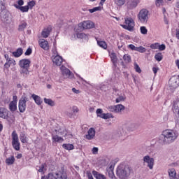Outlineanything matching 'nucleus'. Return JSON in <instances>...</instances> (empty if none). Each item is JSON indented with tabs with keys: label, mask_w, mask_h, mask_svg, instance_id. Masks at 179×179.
I'll return each mask as SVG.
<instances>
[{
	"label": "nucleus",
	"mask_w": 179,
	"mask_h": 179,
	"mask_svg": "<svg viewBox=\"0 0 179 179\" xmlns=\"http://www.w3.org/2000/svg\"><path fill=\"white\" fill-rule=\"evenodd\" d=\"M100 118H103V120H108V118H113V115L110 113H103L99 115Z\"/></svg>",
	"instance_id": "nucleus-35"
},
{
	"label": "nucleus",
	"mask_w": 179,
	"mask_h": 179,
	"mask_svg": "<svg viewBox=\"0 0 179 179\" xmlns=\"http://www.w3.org/2000/svg\"><path fill=\"white\" fill-rule=\"evenodd\" d=\"M31 52H33V50H31V48H29L26 50V52H25V53H24V55H27V56L31 55Z\"/></svg>",
	"instance_id": "nucleus-51"
},
{
	"label": "nucleus",
	"mask_w": 179,
	"mask_h": 179,
	"mask_svg": "<svg viewBox=\"0 0 179 179\" xmlns=\"http://www.w3.org/2000/svg\"><path fill=\"white\" fill-rule=\"evenodd\" d=\"M92 175L96 179H107V178H106V176L97 172L96 171H93Z\"/></svg>",
	"instance_id": "nucleus-25"
},
{
	"label": "nucleus",
	"mask_w": 179,
	"mask_h": 179,
	"mask_svg": "<svg viewBox=\"0 0 179 179\" xmlns=\"http://www.w3.org/2000/svg\"><path fill=\"white\" fill-rule=\"evenodd\" d=\"M14 6L15 8H16V9H19V10H20L23 13H24L25 12H29V6H20L17 4H14Z\"/></svg>",
	"instance_id": "nucleus-24"
},
{
	"label": "nucleus",
	"mask_w": 179,
	"mask_h": 179,
	"mask_svg": "<svg viewBox=\"0 0 179 179\" xmlns=\"http://www.w3.org/2000/svg\"><path fill=\"white\" fill-rule=\"evenodd\" d=\"M70 110L73 111L74 115H76L77 113H79V108L76 106L70 107Z\"/></svg>",
	"instance_id": "nucleus-43"
},
{
	"label": "nucleus",
	"mask_w": 179,
	"mask_h": 179,
	"mask_svg": "<svg viewBox=\"0 0 179 179\" xmlns=\"http://www.w3.org/2000/svg\"><path fill=\"white\" fill-rule=\"evenodd\" d=\"M76 36L78 38H81V39H84V40H87V35L85 34V33H82V32H78L76 34Z\"/></svg>",
	"instance_id": "nucleus-32"
},
{
	"label": "nucleus",
	"mask_w": 179,
	"mask_h": 179,
	"mask_svg": "<svg viewBox=\"0 0 179 179\" xmlns=\"http://www.w3.org/2000/svg\"><path fill=\"white\" fill-rule=\"evenodd\" d=\"M99 10H101V7H100V6L94 7V8H93L92 9H90V10H89V12H90V13H94V12H97V11H99Z\"/></svg>",
	"instance_id": "nucleus-41"
},
{
	"label": "nucleus",
	"mask_w": 179,
	"mask_h": 179,
	"mask_svg": "<svg viewBox=\"0 0 179 179\" xmlns=\"http://www.w3.org/2000/svg\"><path fill=\"white\" fill-rule=\"evenodd\" d=\"M60 70L65 79H72L73 78V73L65 66H62Z\"/></svg>",
	"instance_id": "nucleus-7"
},
{
	"label": "nucleus",
	"mask_w": 179,
	"mask_h": 179,
	"mask_svg": "<svg viewBox=\"0 0 179 179\" xmlns=\"http://www.w3.org/2000/svg\"><path fill=\"white\" fill-rule=\"evenodd\" d=\"M129 48H130V50H132V51H136L137 47L135 46L134 44H130L129 45Z\"/></svg>",
	"instance_id": "nucleus-55"
},
{
	"label": "nucleus",
	"mask_w": 179,
	"mask_h": 179,
	"mask_svg": "<svg viewBox=\"0 0 179 179\" xmlns=\"http://www.w3.org/2000/svg\"><path fill=\"white\" fill-rule=\"evenodd\" d=\"M125 98L123 96H120L115 100L116 103H121V101H124Z\"/></svg>",
	"instance_id": "nucleus-49"
},
{
	"label": "nucleus",
	"mask_w": 179,
	"mask_h": 179,
	"mask_svg": "<svg viewBox=\"0 0 179 179\" xmlns=\"http://www.w3.org/2000/svg\"><path fill=\"white\" fill-rule=\"evenodd\" d=\"M62 146L66 150H73V145L72 144H63Z\"/></svg>",
	"instance_id": "nucleus-36"
},
{
	"label": "nucleus",
	"mask_w": 179,
	"mask_h": 179,
	"mask_svg": "<svg viewBox=\"0 0 179 179\" xmlns=\"http://www.w3.org/2000/svg\"><path fill=\"white\" fill-rule=\"evenodd\" d=\"M116 174L120 179H127L131 174V167L128 165L120 164L117 168Z\"/></svg>",
	"instance_id": "nucleus-2"
},
{
	"label": "nucleus",
	"mask_w": 179,
	"mask_h": 179,
	"mask_svg": "<svg viewBox=\"0 0 179 179\" xmlns=\"http://www.w3.org/2000/svg\"><path fill=\"white\" fill-rule=\"evenodd\" d=\"M9 110L12 112V113H15V111L16 110H17V103H15V102H11L9 104Z\"/></svg>",
	"instance_id": "nucleus-27"
},
{
	"label": "nucleus",
	"mask_w": 179,
	"mask_h": 179,
	"mask_svg": "<svg viewBox=\"0 0 179 179\" xmlns=\"http://www.w3.org/2000/svg\"><path fill=\"white\" fill-rule=\"evenodd\" d=\"M136 51H138V52H141L142 54H143V52H146V48H143V46H139L137 47Z\"/></svg>",
	"instance_id": "nucleus-40"
},
{
	"label": "nucleus",
	"mask_w": 179,
	"mask_h": 179,
	"mask_svg": "<svg viewBox=\"0 0 179 179\" xmlns=\"http://www.w3.org/2000/svg\"><path fill=\"white\" fill-rule=\"evenodd\" d=\"M169 85L172 89H177L179 86V76H173L169 81Z\"/></svg>",
	"instance_id": "nucleus-8"
},
{
	"label": "nucleus",
	"mask_w": 179,
	"mask_h": 179,
	"mask_svg": "<svg viewBox=\"0 0 179 179\" xmlns=\"http://www.w3.org/2000/svg\"><path fill=\"white\" fill-rule=\"evenodd\" d=\"M52 62L55 64V65H57V66H61L62 64V57L58 55H57L53 59Z\"/></svg>",
	"instance_id": "nucleus-19"
},
{
	"label": "nucleus",
	"mask_w": 179,
	"mask_h": 179,
	"mask_svg": "<svg viewBox=\"0 0 179 179\" xmlns=\"http://www.w3.org/2000/svg\"><path fill=\"white\" fill-rule=\"evenodd\" d=\"M96 114H97V117H100V115H101V114H103V109L98 108L96 110Z\"/></svg>",
	"instance_id": "nucleus-57"
},
{
	"label": "nucleus",
	"mask_w": 179,
	"mask_h": 179,
	"mask_svg": "<svg viewBox=\"0 0 179 179\" xmlns=\"http://www.w3.org/2000/svg\"><path fill=\"white\" fill-rule=\"evenodd\" d=\"M31 98L34 100L36 104L38 106H41L43 103V100H41V97L38 96V95H36L34 94H31Z\"/></svg>",
	"instance_id": "nucleus-20"
},
{
	"label": "nucleus",
	"mask_w": 179,
	"mask_h": 179,
	"mask_svg": "<svg viewBox=\"0 0 179 179\" xmlns=\"http://www.w3.org/2000/svg\"><path fill=\"white\" fill-rule=\"evenodd\" d=\"M124 23L125 24L122 25L123 29H125V30H128L129 31H132V30H134L135 22L132 18H127L124 21Z\"/></svg>",
	"instance_id": "nucleus-6"
},
{
	"label": "nucleus",
	"mask_w": 179,
	"mask_h": 179,
	"mask_svg": "<svg viewBox=\"0 0 179 179\" xmlns=\"http://www.w3.org/2000/svg\"><path fill=\"white\" fill-rule=\"evenodd\" d=\"M45 167V164H42L41 166L39 167V169L38 170V171L39 173H44V169Z\"/></svg>",
	"instance_id": "nucleus-52"
},
{
	"label": "nucleus",
	"mask_w": 179,
	"mask_h": 179,
	"mask_svg": "<svg viewBox=\"0 0 179 179\" xmlns=\"http://www.w3.org/2000/svg\"><path fill=\"white\" fill-rule=\"evenodd\" d=\"M20 73L23 76H29L30 71H29V68H21Z\"/></svg>",
	"instance_id": "nucleus-31"
},
{
	"label": "nucleus",
	"mask_w": 179,
	"mask_h": 179,
	"mask_svg": "<svg viewBox=\"0 0 179 179\" xmlns=\"http://www.w3.org/2000/svg\"><path fill=\"white\" fill-rule=\"evenodd\" d=\"M27 101H29V98L24 95L22 96L18 103L20 113H24L26 111V103H27Z\"/></svg>",
	"instance_id": "nucleus-5"
},
{
	"label": "nucleus",
	"mask_w": 179,
	"mask_h": 179,
	"mask_svg": "<svg viewBox=\"0 0 179 179\" xmlns=\"http://www.w3.org/2000/svg\"><path fill=\"white\" fill-rule=\"evenodd\" d=\"M110 57L113 66H115V68H117V62L118 61V59L117 58V55L114 52H112L110 53Z\"/></svg>",
	"instance_id": "nucleus-22"
},
{
	"label": "nucleus",
	"mask_w": 179,
	"mask_h": 179,
	"mask_svg": "<svg viewBox=\"0 0 179 179\" xmlns=\"http://www.w3.org/2000/svg\"><path fill=\"white\" fill-rule=\"evenodd\" d=\"M139 3V0H130L127 2V8L129 9H135Z\"/></svg>",
	"instance_id": "nucleus-17"
},
{
	"label": "nucleus",
	"mask_w": 179,
	"mask_h": 179,
	"mask_svg": "<svg viewBox=\"0 0 179 179\" xmlns=\"http://www.w3.org/2000/svg\"><path fill=\"white\" fill-rule=\"evenodd\" d=\"M155 58L156 61H158V62H160V61H162V59H163V55H162V53H157L155 55Z\"/></svg>",
	"instance_id": "nucleus-39"
},
{
	"label": "nucleus",
	"mask_w": 179,
	"mask_h": 179,
	"mask_svg": "<svg viewBox=\"0 0 179 179\" xmlns=\"http://www.w3.org/2000/svg\"><path fill=\"white\" fill-rule=\"evenodd\" d=\"M115 3L117 5V6H122V5L125 3V0H116Z\"/></svg>",
	"instance_id": "nucleus-45"
},
{
	"label": "nucleus",
	"mask_w": 179,
	"mask_h": 179,
	"mask_svg": "<svg viewBox=\"0 0 179 179\" xmlns=\"http://www.w3.org/2000/svg\"><path fill=\"white\" fill-rule=\"evenodd\" d=\"M115 113H121L122 111H124V110H125V106L121 104H118L115 106Z\"/></svg>",
	"instance_id": "nucleus-28"
},
{
	"label": "nucleus",
	"mask_w": 179,
	"mask_h": 179,
	"mask_svg": "<svg viewBox=\"0 0 179 179\" xmlns=\"http://www.w3.org/2000/svg\"><path fill=\"white\" fill-rule=\"evenodd\" d=\"M144 163H147L148 167L150 170H153V166H155V159L150 157L149 155L143 157Z\"/></svg>",
	"instance_id": "nucleus-11"
},
{
	"label": "nucleus",
	"mask_w": 179,
	"mask_h": 179,
	"mask_svg": "<svg viewBox=\"0 0 179 179\" xmlns=\"http://www.w3.org/2000/svg\"><path fill=\"white\" fill-rule=\"evenodd\" d=\"M176 38H178V40H179V29H176Z\"/></svg>",
	"instance_id": "nucleus-64"
},
{
	"label": "nucleus",
	"mask_w": 179,
	"mask_h": 179,
	"mask_svg": "<svg viewBox=\"0 0 179 179\" xmlns=\"http://www.w3.org/2000/svg\"><path fill=\"white\" fill-rule=\"evenodd\" d=\"M66 114L67 116H69V118H73V112L71 110V108H69V110L66 112Z\"/></svg>",
	"instance_id": "nucleus-44"
},
{
	"label": "nucleus",
	"mask_w": 179,
	"mask_h": 179,
	"mask_svg": "<svg viewBox=\"0 0 179 179\" xmlns=\"http://www.w3.org/2000/svg\"><path fill=\"white\" fill-rule=\"evenodd\" d=\"M44 103H45V104H48V106H51V107H54V106H55V103L54 102V101H52V99H48L47 98H45Z\"/></svg>",
	"instance_id": "nucleus-34"
},
{
	"label": "nucleus",
	"mask_w": 179,
	"mask_h": 179,
	"mask_svg": "<svg viewBox=\"0 0 179 179\" xmlns=\"http://www.w3.org/2000/svg\"><path fill=\"white\" fill-rule=\"evenodd\" d=\"M51 31H52V27L51 26H48L47 28L43 29L41 33L42 37H43V38H47V37L50 36Z\"/></svg>",
	"instance_id": "nucleus-16"
},
{
	"label": "nucleus",
	"mask_w": 179,
	"mask_h": 179,
	"mask_svg": "<svg viewBox=\"0 0 179 179\" xmlns=\"http://www.w3.org/2000/svg\"><path fill=\"white\" fill-rule=\"evenodd\" d=\"M178 131L173 129H166L162 132L159 138L161 145H170L178 138Z\"/></svg>",
	"instance_id": "nucleus-1"
},
{
	"label": "nucleus",
	"mask_w": 179,
	"mask_h": 179,
	"mask_svg": "<svg viewBox=\"0 0 179 179\" xmlns=\"http://www.w3.org/2000/svg\"><path fill=\"white\" fill-rule=\"evenodd\" d=\"M124 131H127V132H134L138 129V124L135 123H127L123 126Z\"/></svg>",
	"instance_id": "nucleus-10"
},
{
	"label": "nucleus",
	"mask_w": 179,
	"mask_h": 179,
	"mask_svg": "<svg viewBox=\"0 0 179 179\" xmlns=\"http://www.w3.org/2000/svg\"><path fill=\"white\" fill-rule=\"evenodd\" d=\"M30 59H22L19 62V66L20 68H30Z\"/></svg>",
	"instance_id": "nucleus-13"
},
{
	"label": "nucleus",
	"mask_w": 179,
	"mask_h": 179,
	"mask_svg": "<svg viewBox=\"0 0 179 179\" xmlns=\"http://www.w3.org/2000/svg\"><path fill=\"white\" fill-rule=\"evenodd\" d=\"M8 64H10V65H16V61H15V59H10L9 61H8Z\"/></svg>",
	"instance_id": "nucleus-59"
},
{
	"label": "nucleus",
	"mask_w": 179,
	"mask_h": 179,
	"mask_svg": "<svg viewBox=\"0 0 179 179\" xmlns=\"http://www.w3.org/2000/svg\"><path fill=\"white\" fill-rule=\"evenodd\" d=\"M20 140L21 141L22 143H27V142H29V138H27V136H26L24 131L20 133Z\"/></svg>",
	"instance_id": "nucleus-21"
},
{
	"label": "nucleus",
	"mask_w": 179,
	"mask_h": 179,
	"mask_svg": "<svg viewBox=\"0 0 179 179\" xmlns=\"http://www.w3.org/2000/svg\"><path fill=\"white\" fill-rule=\"evenodd\" d=\"M140 31L141 34H148V29H146V27L143 26L140 27Z\"/></svg>",
	"instance_id": "nucleus-42"
},
{
	"label": "nucleus",
	"mask_w": 179,
	"mask_h": 179,
	"mask_svg": "<svg viewBox=\"0 0 179 179\" xmlns=\"http://www.w3.org/2000/svg\"><path fill=\"white\" fill-rule=\"evenodd\" d=\"M134 68L136 69V72H138V73H141V72H142V70H141V67H139V65H138V64H134Z\"/></svg>",
	"instance_id": "nucleus-48"
},
{
	"label": "nucleus",
	"mask_w": 179,
	"mask_h": 179,
	"mask_svg": "<svg viewBox=\"0 0 179 179\" xmlns=\"http://www.w3.org/2000/svg\"><path fill=\"white\" fill-rule=\"evenodd\" d=\"M87 176L88 177V179H94L93 178V175H92V173L90 172H87Z\"/></svg>",
	"instance_id": "nucleus-63"
},
{
	"label": "nucleus",
	"mask_w": 179,
	"mask_h": 179,
	"mask_svg": "<svg viewBox=\"0 0 179 179\" xmlns=\"http://www.w3.org/2000/svg\"><path fill=\"white\" fill-rule=\"evenodd\" d=\"M163 3V0H157L156 1V5L157 6H160Z\"/></svg>",
	"instance_id": "nucleus-62"
},
{
	"label": "nucleus",
	"mask_w": 179,
	"mask_h": 179,
	"mask_svg": "<svg viewBox=\"0 0 179 179\" xmlns=\"http://www.w3.org/2000/svg\"><path fill=\"white\" fill-rule=\"evenodd\" d=\"M35 5H36V2L34 1H31L28 2L27 6H29V8L31 9V8H33V6H34Z\"/></svg>",
	"instance_id": "nucleus-53"
},
{
	"label": "nucleus",
	"mask_w": 179,
	"mask_h": 179,
	"mask_svg": "<svg viewBox=\"0 0 179 179\" xmlns=\"http://www.w3.org/2000/svg\"><path fill=\"white\" fill-rule=\"evenodd\" d=\"M158 50L159 51H164V50H166V45L164 44L158 45Z\"/></svg>",
	"instance_id": "nucleus-50"
},
{
	"label": "nucleus",
	"mask_w": 179,
	"mask_h": 179,
	"mask_svg": "<svg viewBox=\"0 0 179 179\" xmlns=\"http://www.w3.org/2000/svg\"><path fill=\"white\" fill-rule=\"evenodd\" d=\"M97 44L101 47V48H103V50L107 49V43H106L104 41H97Z\"/></svg>",
	"instance_id": "nucleus-37"
},
{
	"label": "nucleus",
	"mask_w": 179,
	"mask_h": 179,
	"mask_svg": "<svg viewBox=\"0 0 179 179\" xmlns=\"http://www.w3.org/2000/svg\"><path fill=\"white\" fill-rule=\"evenodd\" d=\"M23 54V49L22 48H17L15 52H13V55L15 58H19Z\"/></svg>",
	"instance_id": "nucleus-26"
},
{
	"label": "nucleus",
	"mask_w": 179,
	"mask_h": 179,
	"mask_svg": "<svg viewBox=\"0 0 179 179\" xmlns=\"http://www.w3.org/2000/svg\"><path fill=\"white\" fill-rule=\"evenodd\" d=\"M78 27L80 29L83 30H85L87 29H93L94 27V22L87 20V21H84L78 24Z\"/></svg>",
	"instance_id": "nucleus-9"
},
{
	"label": "nucleus",
	"mask_w": 179,
	"mask_h": 179,
	"mask_svg": "<svg viewBox=\"0 0 179 179\" xmlns=\"http://www.w3.org/2000/svg\"><path fill=\"white\" fill-rule=\"evenodd\" d=\"M150 48H152V50H157L159 48V43L151 44Z\"/></svg>",
	"instance_id": "nucleus-46"
},
{
	"label": "nucleus",
	"mask_w": 179,
	"mask_h": 179,
	"mask_svg": "<svg viewBox=\"0 0 179 179\" xmlns=\"http://www.w3.org/2000/svg\"><path fill=\"white\" fill-rule=\"evenodd\" d=\"M17 3L18 6H23V5H24V1L23 0H18Z\"/></svg>",
	"instance_id": "nucleus-61"
},
{
	"label": "nucleus",
	"mask_w": 179,
	"mask_h": 179,
	"mask_svg": "<svg viewBox=\"0 0 179 179\" xmlns=\"http://www.w3.org/2000/svg\"><path fill=\"white\" fill-rule=\"evenodd\" d=\"M26 27H27V22L22 21L18 27V31H23Z\"/></svg>",
	"instance_id": "nucleus-30"
},
{
	"label": "nucleus",
	"mask_w": 179,
	"mask_h": 179,
	"mask_svg": "<svg viewBox=\"0 0 179 179\" xmlns=\"http://www.w3.org/2000/svg\"><path fill=\"white\" fill-rule=\"evenodd\" d=\"M0 118L8 120L9 118V110L4 108H0Z\"/></svg>",
	"instance_id": "nucleus-14"
},
{
	"label": "nucleus",
	"mask_w": 179,
	"mask_h": 179,
	"mask_svg": "<svg viewBox=\"0 0 179 179\" xmlns=\"http://www.w3.org/2000/svg\"><path fill=\"white\" fill-rule=\"evenodd\" d=\"M123 59L126 64H129L131 62V56L129 55H124Z\"/></svg>",
	"instance_id": "nucleus-38"
},
{
	"label": "nucleus",
	"mask_w": 179,
	"mask_h": 179,
	"mask_svg": "<svg viewBox=\"0 0 179 179\" xmlns=\"http://www.w3.org/2000/svg\"><path fill=\"white\" fill-rule=\"evenodd\" d=\"M52 139L54 142H64V138L61 136H58V135L52 136Z\"/></svg>",
	"instance_id": "nucleus-33"
},
{
	"label": "nucleus",
	"mask_w": 179,
	"mask_h": 179,
	"mask_svg": "<svg viewBox=\"0 0 179 179\" xmlns=\"http://www.w3.org/2000/svg\"><path fill=\"white\" fill-rule=\"evenodd\" d=\"M94 136H96V130H94V128H90L87 134H86L84 138L88 141H92V139H94Z\"/></svg>",
	"instance_id": "nucleus-12"
},
{
	"label": "nucleus",
	"mask_w": 179,
	"mask_h": 179,
	"mask_svg": "<svg viewBox=\"0 0 179 179\" xmlns=\"http://www.w3.org/2000/svg\"><path fill=\"white\" fill-rule=\"evenodd\" d=\"M168 173L170 179L177 178V171L174 168H171L168 169Z\"/></svg>",
	"instance_id": "nucleus-18"
},
{
	"label": "nucleus",
	"mask_w": 179,
	"mask_h": 179,
	"mask_svg": "<svg viewBox=\"0 0 179 179\" xmlns=\"http://www.w3.org/2000/svg\"><path fill=\"white\" fill-rule=\"evenodd\" d=\"M100 90L103 92H106L107 90V86H106L105 85H102L100 86Z\"/></svg>",
	"instance_id": "nucleus-60"
},
{
	"label": "nucleus",
	"mask_w": 179,
	"mask_h": 179,
	"mask_svg": "<svg viewBox=\"0 0 179 179\" xmlns=\"http://www.w3.org/2000/svg\"><path fill=\"white\" fill-rule=\"evenodd\" d=\"M6 163L8 166H12L15 163V157L11 156L6 159Z\"/></svg>",
	"instance_id": "nucleus-29"
},
{
	"label": "nucleus",
	"mask_w": 179,
	"mask_h": 179,
	"mask_svg": "<svg viewBox=\"0 0 179 179\" xmlns=\"http://www.w3.org/2000/svg\"><path fill=\"white\" fill-rule=\"evenodd\" d=\"M54 178L55 179H67L68 176H66V173L65 171H58L55 173Z\"/></svg>",
	"instance_id": "nucleus-15"
},
{
	"label": "nucleus",
	"mask_w": 179,
	"mask_h": 179,
	"mask_svg": "<svg viewBox=\"0 0 179 179\" xmlns=\"http://www.w3.org/2000/svg\"><path fill=\"white\" fill-rule=\"evenodd\" d=\"M39 45L41 48H43L45 50H48V41L44 39L39 41Z\"/></svg>",
	"instance_id": "nucleus-23"
},
{
	"label": "nucleus",
	"mask_w": 179,
	"mask_h": 179,
	"mask_svg": "<svg viewBox=\"0 0 179 179\" xmlns=\"http://www.w3.org/2000/svg\"><path fill=\"white\" fill-rule=\"evenodd\" d=\"M109 111L111 113H115V106H110L108 107Z\"/></svg>",
	"instance_id": "nucleus-56"
},
{
	"label": "nucleus",
	"mask_w": 179,
	"mask_h": 179,
	"mask_svg": "<svg viewBox=\"0 0 179 179\" xmlns=\"http://www.w3.org/2000/svg\"><path fill=\"white\" fill-rule=\"evenodd\" d=\"M12 146L15 150H20V142L19 141V136L16 131H13L11 134Z\"/></svg>",
	"instance_id": "nucleus-4"
},
{
	"label": "nucleus",
	"mask_w": 179,
	"mask_h": 179,
	"mask_svg": "<svg viewBox=\"0 0 179 179\" xmlns=\"http://www.w3.org/2000/svg\"><path fill=\"white\" fill-rule=\"evenodd\" d=\"M52 176V173H48L46 176H41V179H50Z\"/></svg>",
	"instance_id": "nucleus-58"
},
{
	"label": "nucleus",
	"mask_w": 179,
	"mask_h": 179,
	"mask_svg": "<svg viewBox=\"0 0 179 179\" xmlns=\"http://www.w3.org/2000/svg\"><path fill=\"white\" fill-rule=\"evenodd\" d=\"M137 17L140 23H148V20H149V10L146 8L141 9Z\"/></svg>",
	"instance_id": "nucleus-3"
},
{
	"label": "nucleus",
	"mask_w": 179,
	"mask_h": 179,
	"mask_svg": "<svg viewBox=\"0 0 179 179\" xmlns=\"http://www.w3.org/2000/svg\"><path fill=\"white\" fill-rule=\"evenodd\" d=\"M92 152L93 155H97V153H99V148L97 147H94Z\"/></svg>",
	"instance_id": "nucleus-54"
},
{
	"label": "nucleus",
	"mask_w": 179,
	"mask_h": 179,
	"mask_svg": "<svg viewBox=\"0 0 179 179\" xmlns=\"http://www.w3.org/2000/svg\"><path fill=\"white\" fill-rule=\"evenodd\" d=\"M109 172H108V174H109V177H110V178H113L114 177V172L113 171V166H110L109 167Z\"/></svg>",
	"instance_id": "nucleus-47"
}]
</instances>
